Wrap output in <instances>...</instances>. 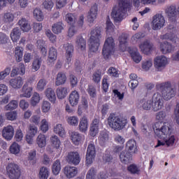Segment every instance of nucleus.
I'll list each match as a JSON object with an SVG mask.
<instances>
[{
	"label": "nucleus",
	"mask_w": 179,
	"mask_h": 179,
	"mask_svg": "<svg viewBox=\"0 0 179 179\" xmlns=\"http://www.w3.org/2000/svg\"><path fill=\"white\" fill-rule=\"evenodd\" d=\"M19 103L16 100H12L5 106V110L6 111H9V110H16V108L18 107Z\"/></svg>",
	"instance_id": "052dcab7"
},
{
	"label": "nucleus",
	"mask_w": 179,
	"mask_h": 179,
	"mask_svg": "<svg viewBox=\"0 0 179 179\" xmlns=\"http://www.w3.org/2000/svg\"><path fill=\"white\" fill-rule=\"evenodd\" d=\"M108 125L113 131H122L128 122L122 117L115 115V113H110L108 117Z\"/></svg>",
	"instance_id": "20e7f679"
},
{
	"label": "nucleus",
	"mask_w": 179,
	"mask_h": 179,
	"mask_svg": "<svg viewBox=\"0 0 179 179\" xmlns=\"http://www.w3.org/2000/svg\"><path fill=\"white\" fill-rule=\"evenodd\" d=\"M38 103H40V94L37 92H34L31 99V104L34 107L37 106Z\"/></svg>",
	"instance_id": "680f3d73"
},
{
	"label": "nucleus",
	"mask_w": 179,
	"mask_h": 179,
	"mask_svg": "<svg viewBox=\"0 0 179 179\" xmlns=\"http://www.w3.org/2000/svg\"><path fill=\"white\" fill-rule=\"evenodd\" d=\"M50 143L55 149H59V150H62V148H61V140L57 136H52L50 137Z\"/></svg>",
	"instance_id": "ea45409f"
},
{
	"label": "nucleus",
	"mask_w": 179,
	"mask_h": 179,
	"mask_svg": "<svg viewBox=\"0 0 179 179\" xmlns=\"http://www.w3.org/2000/svg\"><path fill=\"white\" fill-rule=\"evenodd\" d=\"M53 131L55 134H57V135H59L60 138H65V136L66 135L65 129L64 128L62 124H56L54 127Z\"/></svg>",
	"instance_id": "4c0bfd02"
},
{
	"label": "nucleus",
	"mask_w": 179,
	"mask_h": 179,
	"mask_svg": "<svg viewBox=\"0 0 179 179\" xmlns=\"http://www.w3.org/2000/svg\"><path fill=\"white\" fill-rule=\"evenodd\" d=\"M155 134L159 139L157 141V144L155 148H159L160 146H174V143L177 142V137L174 135H171L173 129H171V125L168 122H164L163 126H160V123H155L152 125Z\"/></svg>",
	"instance_id": "f03ea898"
},
{
	"label": "nucleus",
	"mask_w": 179,
	"mask_h": 179,
	"mask_svg": "<svg viewBox=\"0 0 179 179\" xmlns=\"http://www.w3.org/2000/svg\"><path fill=\"white\" fill-rule=\"evenodd\" d=\"M67 123L72 127H78V124H79V118H78L77 116H69L67 118Z\"/></svg>",
	"instance_id": "4d7b16f0"
},
{
	"label": "nucleus",
	"mask_w": 179,
	"mask_h": 179,
	"mask_svg": "<svg viewBox=\"0 0 179 179\" xmlns=\"http://www.w3.org/2000/svg\"><path fill=\"white\" fill-rule=\"evenodd\" d=\"M139 104L141 107V108H143V110H144L145 111H150V110H152V106H153V101H152V99H143L141 100H140L139 101Z\"/></svg>",
	"instance_id": "aec40b11"
},
{
	"label": "nucleus",
	"mask_w": 179,
	"mask_h": 179,
	"mask_svg": "<svg viewBox=\"0 0 179 179\" xmlns=\"http://www.w3.org/2000/svg\"><path fill=\"white\" fill-rule=\"evenodd\" d=\"M129 54H130L132 59L134 61V62H136V64H139V62H141V61H142V56L141 55L139 52H138V50L134 51L132 50H130Z\"/></svg>",
	"instance_id": "c03bdc74"
},
{
	"label": "nucleus",
	"mask_w": 179,
	"mask_h": 179,
	"mask_svg": "<svg viewBox=\"0 0 179 179\" xmlns=\"http://www.w3.org/2000/svg\"><path fill=\"white\" fill-rule=\"evenodd\" d=\"M165 15L168 17L170 23H176L177 22V17H178V13L176 6H169L165 9Z\"/></svg>",
	"instance_id": "9d476101"
},
{
	"label": "nucleus",
	"mask_w": 179,
	"mask_h": 179,
	"mask_svg": "<svg viewBox=\"0 0 179 179\" xmlns=\"http://www.w3.org/2000/svg\"><path fill=\"white\" fill-rule=\"evenodd\" d=\"M23 48L17 46L14 50V57L17 62H20L23 59Z\"/></svg>",
	"instance_id": "e433bc0d"
},
{
	"label": "nucleus",
	"mask_w": 179,
	"mask_h": 179,
	"mask_svg": "<svg viewBox=\"0 0 179 179\" xmlns=\"http://www.w3.org/2000/svg\"><path fill=\"white\" fill-rule=\"evenodd\" d=\"M51 110V103L48 101H43L41 106L42 113H48Z\"/></svg>",
	"instance_id": "0e129e2a"
},
{
	"label": "nucleus",
	"mask_w": 179,
	"mask_h": 179,
	"mask_svg": "<svg viewBox=\"0 0 179 179\" xmlns=\"http://www.w3.org/2000/svg\"><path fill=\"white\" fill-rule=\"evenodd\" d=\"M159 50L162 54H170V52L174 51L175 48L171 43L164 41L160 43Z\"/></svg>",
	"instance_id": "f3484780"
},
{
	"label": "nucleus",
	"mask_w": 179,
	"mask_h": 179,
	"mask_svg": "<svg viewBox=\"0 0 179 179\" xmlns=\"http://www.w3.org/2000/svg\"><path fill=\"white\" fill-rule=\"evenodd\" d=\"M10 152L13 155H19L20 153V145L14 142L10 147Z\"/></svg>",
	"instance_id": "5fc2aeb1"
},
{
	"label": "nucleus",
	"mask_w": 179,
	"mask_h": 179,
	"mask_svg": "<svg viewBox=\"0 0 179 179\" xmlns=\"http://www.w3.org/2000/svg\"><path fill=\"white\" fill-rule=\"evenodd\" d=\"M128 38L129 36L127 34H122L119 36V48L122 52L127 51V48H128Z\"/></svg>",
	"instance_id": "dca6fc26"
},
{
	"label": "nucleus",
	"mask_w": 179,
	"mask_h": 179,
	"mask_svg": "<svg viewBox=\"0 0 179 179\" xmlns=\"http://www.w3.org/2000/svg\"><path fill=\"white\" fill-rule=\"evenodd\" d=\"M132 2L135 6H139L141 0H117V5L113 7L111 13V16L115 23H120L125 19L127 10L131 8Z\"/></svg>",
	"instance_id": "7ed1b4c3"
},
{
	"label": "nucleus",
	"mask_w": 179,
	"mask_h": 179,
	"mask_svg": "<svg viewBox=\"0 0 179 179\" xmlns=\"http://www.w3.org/2000/svg\"><path fill=\"white\" fill-rule=\"evenodd\" d=\"M165 34L160 36L161 40H169L173 44H176L178 41V36L176 34L177 33V28L174 25L169 24L166 28H164Z\"/></svg>",
	"instance_id": "423d86ee"
},
{
	"label": "nucleus",
	"mask_w": 179,
	"mask_h": 179,
	"mask_svg": "<svg viewBox=\"0 0 179 179\" xmlns=\"http://www.w3.org/2000/svg\"><path fill=\"white\" fill-rule=\"evenodd\" d=\"M154 65L157 71H163L169 65V59L164 55L158 56L154 60Z\"/></svg>",
	"instance_id": "9b49d317"
},
{
	"label": "nucleus",
	"mask_w": 179,
	"mask_h": 179,
	"mask_svg": "<svg viewBox=\"0 0 179 179\" xmlns=\"http://www.w3.org/2000/svg\"><path fill=\"white\" fill-rule=\"evenodd\" d=\"M115 50V43L113 37H108L106 39L102 50V55L105 59H108Z\"/></svg>",
	"instance_id": "0eeeda50"
},
{
	"label": "nucleus",
	"mask_w": 179,
	"mask_h": 179,
	"mask_svg": "<svg viewBox=\"0 0 179 179\" xmlns=\"http://www.w3.org/2000/svg\"><path fill=\"white\" fill-rule=\"evenodd\" d=\"M126 148L129 150V152L130 153H136L138 150L136 149V141L135 140H129L126 143Z\"/></svg>",
	"instance_id": "79ce46f5"
},
{
	"label": "nucleus",
	"mask_w": 179,
	"mask_h": 179,
	"mask_svg": "<svg viewBox=\"0 0 179 179\" xmlns=\"http://www.w3.org/2000/svg\"><path fill=\"white\" fill-rule=\"evenodd\" d=\"M66 162L69 164H74L78 166L80 163V155L78 152H70L66 156Z\"/></svg>",
	"instance_id": "ddd939ff"
},
{
	"label": "nucleus",
	"mask_w": 179,
	"mask_h": 179,
	"mask_svg": "<svg viewBox=\"0 0 179 179\" xmlns=\"http://www.w3.org/2000/svg\"><path fill=\"white\" fill-rule=\"evenodd\" d=\"M130 81L129 82V86L134 90L136 87L139 85V82L138 81V76L134 73L129 75Z\"/></svg>",
	"instance_id": "c9c22d12"
},
{
	"label": "nucleus",
	"mask_w": 179,
	"mask_h": 179,
	"mask_svg": "<svg viewBox=\"0 0 179 179\" xmlns=\"http://www.w3.org/2000/svg\"><path fill=\"white\" fill-rule=\"evenodd\" d=\"M45 86H47V80L44 78H42L38 80L36 86V90L38 92H43L44 89H45Z\"/></svg>",
	"instance_id": "bf43d9fd"
},
{
	"label": "nucleus",
	"mask_w": 179,
	"mask_h": 179,
	"mask_svg": "<svg viewBox=\"0 0 179 179\" xmlns=\"http://www.w3.org/2000/svg\"><path fill=\"white\" fill-rule=\"evenodd\" d=\"M34 17L37 22H43L44 20V13L40 8L34 10Z\"/></svg>",
	"instance_id": "49530a36"
},
{
	"label": "nucleus",
	"mask_w": 179,
	"mask_h": 179,
	"mask_svg": "<svg viewBox=\"0 0 179 179\" xmlns=\"http://www.w3.org/2000/svg\"><path fill=\"white\" fill-rule=\"evenodd\" d=\"M36 44L38 48H40L42 55H44V57H45V55H47V48L44 47V44H45V42L40 39L37 41Z\"/></svg>",
	"instance_id": "864d4df0"
},
{
	"label": "nucleus",
	"mask_w": 179,
	"mask_h": 179,
	"mask_svg": "<svg viewBox=\"0 0 179 179\" xmlns=\"http://www.w3.org/2000/svg\"><path fill=\"white\" fill-rule=\"evenodd\" d=\"M166 117H167V115L166 114V112L163 110L156 113L155 118L157 121H159L157 123L160 124V127H163V124H162V123L166 121Z\"/></svg>",
	"instance_id": "a18cd8bd"
},
{
	"label": "nucleus",
	"mask_w": 179,
	"mask_h": 179,
	"mask_svg": "<svg viewBox=\"0 0 179 179\" xmlns=\"http://www.w3.org/2000/svg\"><path fill=\"white\" fill-rule=\"evenodd\" d=\"M45 36L46 37H48V38H49L50 41L52 42L53 44L55 43H57V36L54 34H52L51 30L47 29L45 31Z\"/></svg>",
	"instance_id": "69168bd1"
},
{
	"label": "nucleus",
	"mask_w": 179,
	"mask_h": 179,
	"mask_svg": "<svg viewBox=\"0 0 179 179\" xmlns=\"http://www.w3.org/2000/svg\"><path fill=\"white\" fill-rule=\"evenodd\" d=\"M64 174L68 178H73L78 174V168L75 166H67L64 169Z\"/></svg>",
	"instance_id": "412c9836"
},
{
	"label": "nucleus",
	"mask_w": 179,
	"mask_h": 179,
	"mask_svg": "<svg viewBox=\"0 0 179 179\" xmlns=\"http://www.w3.org/2000/svg\"><path fill=\"white\" fill-rule=\"evenodd\" d=\"M108 139H110V137L108 136V133H107V131H102L100 132L98 138L100 146H102V148H106L108 143Z\"/></svg>",
	"instance_id": "4be33fe9"
},
{
	"label": "nucleus",
	"mask_w": 179,
	"mask_h": 179,
	"mask_svg": "<svg viewBox=\"0 0 179 179\" xmlns=\"http://www.w3.org/2000/svg\"><path fill=\"white\" fill-rule=\"evenodd\" d=\"M156 89L158 92H160L161 94L157 92L152 96V111L155 112H157L164 107L163 99L169 101V100H171L173 97H175L177 93L176 87L172 86L170 81L157 83Z\"/></svg>",
	"instance_id": "f257e3e1"
},
{
	"label": "nucleus",
	"mask_w": 179,
	"mask_h": 179,
	"mask_svg": "<svg viewBox=\"0 0 179 179\" xmlns=\"http://www.w3.org/2000/svg\"><path fill=\"white\" fill-rule=\"evenodd\" d=\"M66 74L65 73L62 71L59 72L56 77L55 85L62 86V85H65L66 83Z\"/></svg>",
	"instance_id": "c85d7f7f"
},
{
	"label": "nucleus",
	"mask_w": 179,
	"mask_h": 179,
	"mask_svg": "<svg viewBox=\"0 0 179 179\" xmlns=\"http://www.w3.org/2000/svg\"><path fill=\"white\" fill-rule=\"evenodd\" d=\"M50 176V170L47 167H42L39 171L40 179H48Z\"/></svg>",
	"instance_id": "603ef678"
},
{
	"label": "nucleus",
	"mask_w": 179,
	"mask_h": 179,
	"mask_svg": "<svg viewBox=\"0 0 179 179\" xmlns=\"http://www.w3.org/2000/svg\"><path fill=\"white\" fill-rule=\"evenodd\" d=\"M18 24L21 29V30L24 32L27 33V31H30L31 30V26L29 23V21L26 20V18H22L18 21Z\"/></svg>",
	"instance_id": "cd10ccee"
},
{
	"label": "nucleus",
	"mask_w": 179,
	"mask_h": 179,
	"mask_svg": "<svg viewBox=\"0 0 179 179\" xmlns=\"http://www.w3.org/2000/svg\"><path fill=\"white\" fill-rule=\"evenodd\" d=\"M15 135V128L8 125L3 127L2 130V136L6 141H12L13 136Z\"/></svg>",
	"instance_id": "2eb2a0df"
},
{
	"label": "nucleus",
	"mask_w": 179,
	"mask_h": 179,
	"mask_svg": "<svg viewBox=\"0 0 179 179\" xmlns=\"http://www.w3.org/2000/svg\"><path fill=\"white\" fill-rule=\"evenodd\" d=\"M76 45L78 50L85 51L86 50V41L82 36H78L76 40Z\"/></svg>",
	"instance_id": "a19ab883"
},
{
	"label": "nucleus",
	"mask_w": 179,
	"mask_h": 179,
	"mask_svg": "<svg viewBox=\"0 0 179 179\" xmlns=\"http://www.w3.org/2000/svg\"><path fill=\"white\" fill-rule=\"evenodd\" d=\"M43 62V60H41V58L40 57H36L33 63H32V69L35 71L37 72L38 69H40V67L41 66V63Z\"/></svg>",
	"instance_id": "6e6d98bb"
},
{
	"label": "nucleus",
	"mask_w": 179,
	"mask_h": 179,
	"mask_svg": "<svg viewBox=\"0 0 179 179\" xmlns=\"http://www.w3.org/2000/svg\"><path fill=\"white\" fill-rule=\"evenodd\" d=\"M166 26V18L162 14H156L152 17V30H160Z\"/></svg>",
	"instance_id": "1a4fd4ad"
},
{
	"label": "nucleus",
	"mask_w": 179,
	"mask_h": 179,
	"mask_svg": "<svg viewBox=\"0 0 179 179\" xmlns=\"http://www.w3.org/2000/svg\"><path fill=\"white\" fill-rule=\"evenodd\" d=\"M20 36H22V32L20 31V29L18 27L13 29L10 34V37L13 43H17L19 38H20Z\"/></svg>",
	"instance_id": "c756f323"
},
{
	"label": "nucleus",
	"mask_w": 179,
	"mask_h": 179,
	"mask_svg": "<svg viewBox=\"0 0 179 179\" xmlns=\"http://www.w3.org/2000/svg\"><path fill=\"white\" fill-rule=\"evenodd\" d=\"M36 144L38 145V148H45L47 145V137L44 134H39L36 138Z\"/></svg>",
	"instance_id": "58836bf2"
},
{
	"label": "nucleus",
	"mask_w": 179,
	"mask_h": 179,
	"mask_svg": "<svg viewBox=\"0 0 179 179\" xmlns=\"http://www.w3.org/2000/svg\"><path fill=\"white\" fill-rule=\"evenodd\" d=\"M57 57H58V52L54 47H51L49 49L48 58L52 62L57 61Z\"/></svg>",
	"instance_id": "09e8293b"
},
{
	"label": "nucleus",
	"mask_w": 179,
	"mask_h": 179,
	"mask_svg": "<svg viewBox=\"0 0 179 179\" xmlns=\"http://www.w3.org/2000/svg\"><path fill=\"white\" fill-rule=\"evenodd\" d=\"M52 171L55 176H58L61 171V162L57 159L52 164Z\"/></svg>",
	"instance_id": "8fccbe9b"
},
{
	"label": "nucleus",
	"mask_w": 179,
	"mask_h": 179,
	"mask_svg": "<svg viewBox=\"0 0 179 179\" xmlns=\"http://www.w3.org/2000/svg\"><path fill=\"white\" fill-rule=\"evenodd\" d=\"M1 20L3 23L9 24L15 20V15L10 12L5 13L1 16Z\"/></svg>",
	"instance_id": "f704fd0d"
},
{
	"label": "nucleus",
	"mask_w": 179,
	"mask_h": 179,
	"mask_svg": "<svg viewBox=\"0 0 179 179\" xmlns=\"http://www.w3.org/2000/svg\"><path fill=\"white\" fill-rule=\"evenodd\" d=\"M26 73V67L24 64L20 63L18 68L13 69L11 71V76H16V75H24Z\"/></svg>",
	"instance_id": "2f4dec72"
},
{
	"label": "nucleus",
	"mask_w": 179,
	"mask_h": 179,
	"mask_svg": "<svg viewBox=\"0 0 179 179\" xmlns=\"http://www.w3.org/2000/svg\"><path fill=\"white\" fill-rule=\"evenodd\" d=\"M78 16L75 13H68L66 15V22L70 24V26L75 25V23H76V19Z\"/></svg>",
	"instance_id": "de8ad7c7"
},
{
	"label": "nucleus",
	"mask_w": 179,
	"mask_h": 179,
	"mask_svg": "<svg viewBox=\"0 0 179 179\" xmlns=\"http://www.w3.org/2000/svg\"><path fill=\"white\" fill-rule=\"evenodd\" d=\"M89 107L87 99L86 98H83L81 101V103L78 106V115H82V113L83 110H86Z\"/></svg>",
	"instance_id": "3c124183"
},
{
	"label": "nucleus",
	"mask_w": 179,
	"mask_h": 179,
	"mask_svg": "<svg viewBox=\"0 0 179 179\" xmlns=\"http://www.w3.org/2000/svg\"><path fill=\"white\" fill-rule=\"evenodd\" d=\"M71 138L73 143L78 145L85 139V136L81 135L78 131H73L71 132Z\"/></svg>",
	"instance_id": "a878e982"
},
{
	"label": "nucleus",
	"mask_w": 179,
	"mask_h": 179,
	"mask_svg": "<svg viewBox=\"0 0 179 179\" xmlns=\"http://www.w3.org/2000/svg\"><path fill=\"white\" fill-rule=\"evenodd\" d=\"M33 92V87H29L27 83L23 85L22 94L20 95V97H26L30 99L31 97V93Z\"/></svg>",
	"instance_id": "7c9ffc66"
},
{
	"label": "nucleus",
	"mask_w": 179,
	"mask_h": 179,
	"mask_svg": "<svg viewBox=\"0 0 179 179\" xmlns=\"http://www.w3.org/2000/svg\"><path fill=\"white\" fill-rule=\"evenodd\" d=\"M64 50L66 51L65 57H66V62L69 64L72 62V57H73V45L71 43H65L63 45Z\"/></svg>",
	"instance_id": "4468645a"
},
{
	"label": "nucleus",
	"mask_w": 179,
	"mask_h": 179,
	"mask_svg": "<svg viewBox=\"0 0 179 179\" xmlns=\"http://www.w3.org/2000/svg\"><path fill=\"white\" fill-rule=\"evenodd\" d=\"M45 94L49 101H51L53 104L57 101V95H55V91L51 87L47 88L45 90Z\"/></svg>",
	"instance_id": "bb28decb"
},
{
	"label": "nucleus",
	"mask_w": 179,
	"mask_h": 179,
	"mask_svg": "<svg viewBox=\"0 0 179 179\" xmlns=\"http://www.w3.org/2000/svg\"><path fill=\"white\" fill-rule=\"evenodd\" d=\"M64 30V23L59 22L55 23L52 27V31L55 34H59Z\"/></svg>",
	"instance_id": "37998d69"
},
{
	"label": "nucleus",
	"mask_w": 179,
	"mask_h": 179,
	"mask_svg": "<svg viewBox=\"0 0 179 179\" xmlns=\"http://www.w3.org/2000/svg\"><path fill=\"white\" fill-rule=\"evenodd\" d=\"M145 33L143 32H138L135 34L134 35L132 36L131 38V41L135 44L136 43H138V41H139V40L143 38V37H145Z\"/></svg>",
	"instance_id": "13d9d810"
},
{
	"label": "nucleus",
	"mask_w": 179,
	"mask_h": 179,
	"mask_svg": "<svg viewBox=\"0 0 179 179\" xmlns=\"http://www.w3.org/2000/svg\"><path fill=\"white\" fill-rule=\"evenodd\" d=\"M41 131L43 132V134H45L49 129L48 126V120L47 119H43L41 122V127H40Z\"/></svg>",
	"instance_id": "e2e57ef3"
},
{
	"label": "nucleus",
	"mask_w": 179,
	"mask_h": 179,
	"mask_svg": "<svg viewBox=\"0 0 179 179\" xmlns=\"http://www.w3.org/2000/svg\"><path fill=\"white\" fill-rule=\"evenodd\" d=\"M94 157H96V148L94 144L90 143L86 153V164L88 166L89 164H92L94 160Z\"/></svg>",
	"instance_id": "f8f14e48"
},
{
	"label": "nucleus",
	"mask_w": 179,
	"mask_h": 179,
	"mask_svg": "<svg viewBox=\"0 0 179 179\" xmlns=\"http://www.w3.org/2000/svg\"><path fill=\"white\" fill-rule=\"evenodd\" d=\"M114 24L110 21V20H108L106 21V34H111L112 33H114Z\"/></svg>",
	"instance_id": "774afa93"
},
{
	"label": "nucleus",
	"mask_w": 179,
	"mask_h": 179,
	"mask_svg": "<svg viewBox=\"0 0 179 179\" xmlns=\"http://www.w3.org/2000/svg\"><path fill=\"white\" fill-rule=\"evenodd\" d=\"M78 128L80 132H87V129H89V120H87L86 116H83L80 118Z\"/></svg>",
	"instance_id": "b1692460"
},
{
	"label": "nucleus",
	"mask_w": 179,
	"mask_h": 179,
	"mask_svg": "<svg viewBox=\"0 0 179 179\" xmlns=\"http://www.w3.org/2000/svg\"><path fill=\"white\" fill-rule=\"evenodd\" d=\"M6 173L10 179H19L22 176L20 167L15 163H9L7 165Z\"/></svg>",
	"instance_id": "6e6552de"
},
{
	"label": "nucleus",
	"mask_w": 179,
	"mask_h": 179,
	"mask_svg": "<svg viewBox=\"0 0 179 179\" xmlns=\"http://www.w3.org/2000/svg\"><path fill=\"white\" fill-rule=\"evenodd\" d=\"M97 12H99V8L97 4L92 6L87 15V20L89 23H94V20L97 19Z\"/></svg>",
	"instance_id": "a211bd4d"
},
{
	"label": "nucleus",
	"mask_w": 179,
	"mask_h": 179,
	"mask_svg": "<svg viewBox=\"0 0 179 179\" xmlns=\"http://www.w3.org/2000/svg\"><path fill=\"white\" fill-rule=\"evenodd\" d=\"M120 159L122 163H124V164H127V163H129V162L132 160V154H131V152L127 151H122L120 153Z\"/></svg>",
	"instance_id": "473e14b6"
},
{
	"label": "nucleus",
	"mask_w": 179,
	"mask_h": 179,
	"mask_svg": "<svg viewBox=\"0 0 179 179\" xmlns=\"http://www.w3.org/2000/svg\"><path fill=\"white\" fill-rule=\"evenodd\" d=\"M101 38V27H96L91 31V36L89 40V48L92 52H97L100 47Z\"/></svg>",
	"instance_id": "39448f33"
},
{
	"label": "nucleus",
	"mask_w": 179,
	"mask_h": 179,
	"mask_svg": "<svg viewBox=\"0 0 179 179\" xmlns=\"http://www.w3.org/2000/svg\"><path fill=\"white\" fill-rule=\"evenodd\" d=\"M97 175L96 172V169L94 168H91L86 175V179H96Z\"/></svg>",
	"instance_id": "338daca9"
},
{
	"label": "nucleus",
	"mask_w": 179,
	"mask_h": 179,
	"mask_svg": "<svg viewBox=\"0 0 179 179\" xmlns=\"http://www.w3.org/2000/svg\"><path fill=\"white\" fill-rule=\"evenodd\" d=\"M80 99V95L79 94V92L78 91L74 90L71 92L69 96V101L70 103V105L72 107L76 106V105L79 103Z\"/></svg>",
	"instance_id": "6ab92c4d"
},
{
	"label": "nucleus",
	"mask_w": 179,
	"mask_h": 179,
	"mask_svg": "<svg viewBox=\"0 0 179 179\" xmlns=\"http://www.w3.org/2000/svg\"><path fill=\"white\" fill-rule=\"evenodd\" d=\"M152 47L153 45L148 40H145L143 43L139 45V48L141 52L145 54V55H148V54H150V51H152Z\"/></svg>",
	"instance_id": "5701e85b"
},
{
	"label": "nucleus",
	"mask_w": 179,
	"mask_h": 179,
	"mask_svg": "<svg viewBox=\"0 0 179 179\" xmlns=\"http://www.w3.org/2000/svg\"><path fill=\"white\" fill-rule=\"evenodd\" d=\"M9 85L13 89H20L23 86V79L22 77L12 78L9 81Z\"/></svg>",
	"instance_id": "393cba45"
},
{
	"label": "nucleus",
	"mask_w": 179,
	"mask_h": 179,
	"mask_svg": "<svg viewBox=\"0 0 179 179\" xmlns=\"http://www.w3.org/2000/svg\"><path fill=\"white\" fill-rule=\"evenodd\" d=\"M56 93L57 98L59 100H62L65 99L66 96H68V88L66 87H59L56 90Z\"/></svg>",
	"instance_id": "72a5a7b5"
}]
</instances>
